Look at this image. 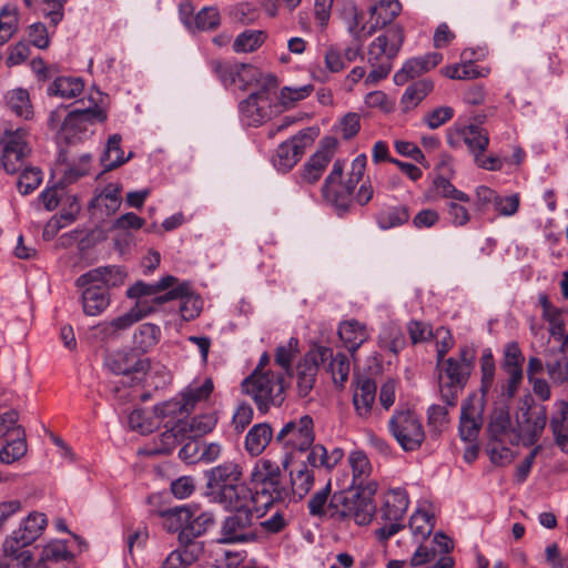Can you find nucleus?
Listing matches in <instances>:
<instances>
[{
	"mask_svg": "<svg viewBox=\"0 0 568 568\" xmlns=\"http://www.w3.org/2000/svg\"><path fill=\"white\" fill-rule=\"evenodd\" d=\"M240 464L227 460L205 471L206 497L223 508H243L247 505L248 485L243 479Z\"/></svg>",
	"mask_w": 568,
	"mask_h": 568,
	"instance_id": "nucleus-1",
	"label": "nucleus"
},
{
	"mask_svg": "<svg viewBox=\"0 0 568 568\" xmlns=\"http://www.w3.org/2000/svg\"><path fill=\"white\" fill-rule=\"evenodd\" d=\"M476 353L468 346H462L456 356L437 362V379L440 398L446 406L455 407L459 394L467 385L475 367Z\"/></svg>",
	"mask_w": 568,
	"mask_h": 568,
	"instance_id": "nucleus-2",
	"label": "nucleus"
},
{
	"mask_svg": "<svg viewBox=\"0 0 568 568\" xmlns=\"http://www.w3.org/2000/svg\"><path fill=\"white\" fill-rule=\"evenodd\" d=\"M47 526L45 515L31 513L17 530L3 542V554L0 557V568H28L32 561L31 545Z\"/></svg>",
	"mask_w": 568,
	"mask_h": 568,
	"instance_id": "nucleus-3",
	"label": "nucleus"
},
{
	"mask_svg": "<svg viewBox=\"0 0 568 568\" xmlns=\"http://www.w3.org/2000/svg\"><path fill=\"white\" fill-rule=\"evenodd\" d=\"M404 30L398 24H392L377 36L367 48V62L372 70L364 83L373 85L388 77L393 68V59L398 54L404 43Z\"/></svg>",
	"mask_w": 568,
	"mask_h": 568,
	"instance_id": "nucleus-4",
	"label": "nucleus"
},
{
	"mask_svg": "<svg viewBox=\"0 0 568 568\" xmlns=\"http://www.w3.org/2000/svg\"><path fill=\"white\" fill-rule=\"evenodd\" d=\"M242 389L255 403L260 413L265 414L271 407H278L284 402L283 376L271 371L254 369L242 382Z\"/></svg>",
	"mask_w": 568,
	"mask_h": 568,
	"instance_id": "nucleus-5",
	"label": "nucleus"
},
{
	"mask_svg": "<svg viewBox=\"0 0 568 568\" xmlns=\"http://www.w3.org/2000/svg\"><path fill=\"white\" fill-rule=\"evenodd\" d=\"M314 439V420L310 415H303L284 424L275 435V443L285 450V457L282 462L283 467H288L292 462V454L295 452H307Z\"/></svg>",
	"mask_w": 568,
	"mask_h": 568,
	"instance_id": "nucleus-6",
	"label": "nucleus"
},
{
	"mask_svg": "<svg viewBox=\"0 0 568 568\" xmlns=\"http://www.w3.org/2000/svg\"><path fill=\"white\" fill-rule=\"evenodd\" d=\"M225 509L232 513L222 519L216 541L221 545L255 542L258 534L254 525L253 509L247 505L243 508Z\"/></svg>",
	"mask_w": 568,
	"mask_h": 568,
	"instance_id": "nucleus-7",
	"label": "nucleus"
},
{
	"mask_svg": "<svg viewBox=\"0 0 568 568\" xmlns=\"http://www.w3.org/2000/svg\"><path fill=\"white\" fill-rule=\"evenodd\" d=\"M388 429L405 452L419 449L425 440L423 424L410 409L395 410L388 422Z\"/></svg>",
	"mask_w": 568,
	"mask_h": 568,
	"instance_id": "nucleus-8",
	"label": "nucleus"
},
{
	"mask_svg": "<svg viewBox=\"0 0 568 568\" xmlns=\"http://www.w3.org/2000/svg\"><path fill=\"white\" fill-rule=\"evenodd\" d=\"M436 194L447 200L446 213L449 223L454 227H464L470 220L471 214L467 206L470 203V196L462 190H458L448 179L436 176L433 181Z\"/></svg>",
	"mask_w": 568,
	"mask_h": 568,
	"instance_id": "nucleus-9",
	"label": "nucleus"
},
{
	"mask_svg": "<svg viewBox=\"0 0 568 568\" xmlns=\"http://www.w3.org/2000/svg\"><path fill=\"white\" fill-rule=\"evenodd\" d=\"M346 494L335 491L332 494L331 480L323 488L312 495L307 503L308 514L321 520H331L335 524L345 523Z\"/></svg>",
	"mask_w": 568,
	"mask_h": 568,
	"instance_id": "nucleus-10",
	"label": "nucleus"
},
{
	"mask_svg": "<svg viewBox=\"0 0 568 568\" xmlns=\"http://www.w3.org/2000/svg\"><path fill=\"white\" fill-rule=\"evenodd\" d=\"M210 67L225 88L235 87L243 91L257 84L262 75L252 64L212 60Z\"/></svg>",
	"mask_w": 568,
	"mask_h": 568,
	"instance_id": "nucleus-11",
	"label": "nucleus"
},
{
	"mask_svg": "<svg viewBox=\"0 0 568 568\" xmlns=\"http://www.w3.org/2000/svg\"><path fill=\"white\" fill-rule=\"evenodd\" d=\"M317 131L305 128L297 134L280 144L274 159V165L278 171L287 172L296 165L305 150L314 142Z\"/></svg>",
	"mask_w": 568,
	"mask_h": 568,
	"instance_id": "nucleus-12",
	"label": "nucleus"
},
{
	"mask_svg": "<svg viewBox=\"0 0 568 568\" xmlns=\"http://www.w3.org/2000/svg\"><path fill=\"white\" fill-rule=\"evenodd\" d=\"M106 119V112L95 105L94 108L75 109L70 111L61 124V133L69 142L80 140L98 122Z\"/></svg>",
	"mask_w": 568,
	"mask_h": 568,
	"instance_id": "nucleus-13",
	"label": "nucleus"
},
{
	"mask_svg": "<svg viewBox=\"0 0 568 568\" xmlns=\"http://www.w3.org/2000/svg\"><path fill=\"white\" fill-rule=\"evenodd\" d=\"M376 491L377 484H369L365 490H356L352 497L346 495V516L344 524L351 520L358 526H367L371 524L376 514V504L374 501Z\"/></svg>",
	"mask_w": 568,
	"mask_h": 568,
	"instance_id": "nucleus-14",
	"label": "nucleus"
},
{
	"mask_svg": "<svg viewBox=\"0 0 568 568\" xmlns=\"http://www.w3.org/2000/svg\"><path fill=\"white\" fill-rule=\"evenodd\" d=\"M248 486L247 506L258 516H263L275 503H283L290 498V489L284 483H253Z\"/></svg>",
	"mask_w": 568,
	"mask_h": 568,
	"instance_id": "nucleus-15",
	"label": "nucleus"
},
{
	"mask_svg": "<svg viewBox=\"0 0 568 568\" xmlns=\"http://www.w3.org/2000/svg\"><path fill=\"white\" fill-rule=\"evenodd\" d=\"M331 356V348L316 346L307 352L297 365V389L301 396H307L314 387L320 365H324Z\"/></svg>",
	"mask_w": 568,
	"mask_h": 568,
	"instance_id": "nucleus-16",
	"label": "nucleus"
},
{
	"mask_svg": "<svg viewBox=\"0 0 568 568\" xmlns=\"http://www.w3.org/2000/svg\"><path fill=\"white\" fill-rule=\"evenodd\" d=\"M484 399L476 394L468 396L462 404L459 436L465 443L477 442L483 424Z\"/></svg>",
	"mask_w": 568,
	"mask_h": 568,
	"instance_id": "nucleus-17",
	"label": "nucleus"
},
{
	"mask_svg": "<svg viewBox=\"0 0 568 568\" xmlns=\"http://www.w3.org/2000/svg\"><path fill=\"white\" fill-rule=\"evenodd\" d=\"M547 423V410L544 405L521 408L517 416L518 435L524 445H534L541 436Z\"/></svg>",
	"mask_w": 568,
	"mask_h": 568,
	"instance_id": "nucleus-18",
	"label": "nucleus"
},
{
	"mask_svg": "<svg viewBox=\"0 0 568 568\" xmlns=\"http://www.w3.org/2000/svg\"><path fill=\"white\" fill-rule=\"evenodd\" d=\"M447 142L453 148H457L460 142H464L475 158L487 150L489 136L488 133L478 125L455 124L447 131Z\"/></svg>",
	"mask_w": 568,
	"mask_h": 568,
	"instance_id": "nucleus-19",
	"label": "nucleus"
},
{
	"mask_svg": "<svg viewBox=\"0 0 568 568\" xmlns=\"http://www.w3.org/2000/svg\"><path fill=\"white\" fill-rule=\"evenodd\" d=\"M338 141L334 136L322 139L317 151L307 160L301 171L303 182L313 184L317 182L328 163L333 160Z\"/></svg>",
	"mask_w": 568,
	"mask_h": 568,
	"instance_id": "nucleus-20",
	"label": "nucleus"
},
{
	"mask_svg": "<svg viewBox=\"0 0 568 568\" xmlns=\"http://www.w3.org/2000/svg\"><path fill=\"white\" fill-rule=\"evenodd\" d=\"M1 163L9 174H14L24 166L30 149L24 140V131L6 132Z\"/></svg>",
	"mask_w": 568,
	"mask_h": 568,
	"instance_id": "nucleus-21",
	"label": "nucleus"
},
{
	"mask_svg": "<svg viewBox=\"0 0 568 568\" xmlns=\"http://www.w3.org/2000/svg\"><path fill=\"white\" fill-rule=\"evenodd\" d=\"M271 101L265 90L251 93L240 105L241 119L244 123L257 126L271 118Z\"/></svg>",
	"mask_w": 568,
	"mask_h": 568,
	"instance_id": "nucleus-22",
	"label": "nucleus"
},
{
	"mask_svg": "<svg viewBox=\"0 0 568 568\" xmlns=\"http://www.w3.org/2000/svg\"><path fill=\"white\" fill-rule=\"evenodd\" d=\"M212 392L213 382L210 378H206L202 384L192 383L181 393L180 402L163 405L162 414L174 413L176 406H179L181 413H190L197 403L206 400Z\"/></svg>",
	"mask_w": 568,
	"mask_h": 568,
	"instance_id": "nucleus-23",
	"label": "nucleus"
},
{
	"mask_svg": "<svg viewBox=\"0 0 568 568\" xmlns=\"http://www.w3.org/2000/svg\"><path fill=\"white\" fill-rule=\"evenodd\" d=\"M125 277L126 274L120 266H100L80 275L75 281V285L78 287H83L87 284H98L108 292L111 287L122 285Z\"/></svg>",
	"mask_w": 568,
	"mask_h": 568,
	"instance_id": "nucleus-24",
	"label": "nucleus"
},
{
	"mask_svg": "<svg viewBox=\"0 0 568 568\" xmlns=\"http://www.w3.org/2000/svg\"><path fill=\"white\" fill-rule=\"evenodd\" d=\"M105 366L115 375H130L144 372L149 367V362L132 348L111 354L105 359Z\"/></svg>",
	"mask_w": 568,
	"mask_h": 568,
	"instance_id": "nucleus-25",
	"label": "nucleus"
},
{
	"mask_svg": "<svg viewBox=\"0 0 568 568\" xmlns=\"http://www.w3.org/2000/svg\"><path fill=\"white\" fill-rule=\"evenodd\" d=\"M409 506V497L405 488H390L383 495V503L379 508V519L382 521L397 520L404 518Z\"/></svg>",
	"mask_w": 568,
	"mask_h": 568,
	"instance_id": "nucleus-26",
	"label": "nucleus"
},
{
	"mask_svg": "<svg viewBox=\"0 0 568 568\" xmlns=\"http://www.w3.org/2000/svg\"><path fill=\"white\" fill-rule=\"evenodd\" d=\"M154 311L145 302L138 301L125 314L112 320L111 322L102 323L98 326L103 337L109 338L115 336L119 331H124L132 326L134 323L141 321Z\"/></svg>",
	"mask_w": 568,
	"mask_h": 568,
	"instance_id": "nucleus-27",
	"label": "nucleus"
},
{
	"mask_svg": "<svg viewBox=\"0 0 568 568\" xmlns=\"http://www.w3.org/2000/svg\"><path fill=\"white\" fill-rule=\"evenodd\" d=\"M158 516L162 519V526L166 531L179 532L180 542H187L184 534L191 523L192 504L159 510Z\"/></svg>",
	"mask_w": 568,
	"mask_h": 568,
	"instance_id": "nucleus-28",
	"label": "nucleus"
},
{
	"mask_svg": "<svg viewBox=\"0 0 568 568\" xmlns=\"http://www.w3.org/2000/svg\"><path fill=\"white\" fill-rule=\"evenodd\" d=\"M337 333L343 345L352 355L371 337L366 324L355 318L341 322Z\"/></svg>",
	"mask_w": 568,
	"mask_h": 568,
	"instance_id": "nucleus-29",
	"label": "nucleus"
},
{
	"mask_svg": "<svg viewBox=\"0 0 568 568\" xmlns=\"http://www.w3.org/2000/svg\"><path fill=\"white\" fill-rule=\"evenodd\" d=\"M348 464L352 469V488L355 490H365L369 484H377L371 478L373 467L364 452H352L348 456Z\"/></svg>",
	"mask_w": 568,
	"mask_h": 568,
	"instance_id": "nucleus-30",
	"label": "nucleus"
},
{
	"mask_svg": "<svg viewBox=\"0 0 568 568\" xmlns=\"http://www.w3.org/2000/svg\"><path fill=\"white\" fill-rule=\"evenodd\" d=\"M81 288V303L85 315L98 316L108 308L110 295L101 285L87 284Z\"/></svg>",
	"mask_w": 568,
	"mask_h": 568,
	"instance_id": "nucleus-31",
	"label": "nucleus"
},
{
	"mask_svg": "<svg viewBox=\"0 0 568 568\" xmlns=\"http://www.w3.org/2000/svg\"><path fill=\"white\" fill-rule=\"evenodd\" d=\"M377 386L368 377H361L353 394V404L356 414L362 418L371 416L373 405L376 398Z\"/></svg>",
	"mask_w": 568,
	"mask_h": 568,
	"instance_id": "nucleus-32",
	"label": "nucleus"
},
{
	"mask_svg": "<svg viewBox=\"0 0 568 568\" xmlns=\"http://www.w3.org/2000/svg\"><path fill=\"white\" fill-rule=\"evenodd\" d=\"M400 11L402 4L398 0H372L368 13L375 31L392 23Z\"/></svg>",
	"mask_w": 568,
	"mask_h": 568,
	"instance_id": "nucleus-33",
	"label": "nucleus"
},
{
	"mask_svg": "<svg viewBox=\"0 0 568 568\" xmlns=\"http://www.w3.org/2000/svg\"><path fill=\"white\" fill-rule=\"evenodd\" d=\"M355 184L347 181L346 183L335 182L332 184H324L322 192L328 203H331L338 214L345 213L352 203V193Z\"/></svg>",
	"mask_w": 568,
	"mask_h": 568,
	"instance_id": "nucleus-34",
	"label": "nucleus"
},
{
	"mask_svg": "<svg viewBox=\"0 0 568 568\" xmlns=\"http://www.w3.org/2000/svg\"><path fill=\"white\" fill-rule=\"evenodd\" d=\"M273 438V429L267 423L255 424L245 436V450L251 456L261 455Z\"/></svg>",
	"mask_w": 568,
	"mask_h": 568,
	"instance_id": "nucleus-35",
	"label": "nucleus"
},
{
	"mask_svg": "<svg viewBox=\"0 0 568 568\" xmlns=\"http://www.w3.org/2000/svg\"><path fill=\"white\" fill-rule=\"evenodd\" d=\"M121 183H109L91 201L93 207L103 209L106 215L115 213L121 205Z\"/></svg>",
	"mask_w": 568,
	"mask_h": 568,
	"instance_id": "nucleus-36",
	"label": "nucleus"
},
{
	"mask_svg": "<svg viewBox=\"0 0 568 568\" xmlns=\"http://www.w3.org/2000/svg\"><path fill=\"white\" fill-rule=\"evenodd\" d=\"M176 283V277L173 275H165L154 283H144L138 281L131 287L128 288L126 295L130 298H136L141 301L144 296H153L166 291L170 286Z\"/></svg>",
	"mask_w": 568,
	"mask_h": 568,
	"instance_id": "nucleus-37",
	"label": "nucleus"
},
{
	"mask_svg": "<svg viewBox=\"0 0 568 568\" xmlns=\"http://www.w3.org/2000/svg\"><path fill=\"white\" fill-rule=\"evenodd\" d=\"M378 344L382 349L396 355L405 347L406 338L399 325L389 322L383 325L378 335Z\"/></svg>",
	"mask_w": 568,
	"mask_h": 568,
	"instance_id": "nucleus-38",
	"label": "nucleus"
},
{
	"mask_svg": "<svg viewBox=\"0 0 568 568\" xmlns=\"http://www.w3.org/2000/svg\"><path fill=\"white\" fill-rule=\"evenodd\" d=\"M190 526L184 534L187 542L203 536L215 524V516L212 511H199V507L192 504V516Z\"/></svg>",
	"mask_w": 568,
	"mask_h": 568,
	"instance_id": "nucleus-39",
	"label": "nucleus"
},
{
	"mask_svg": "<svg viewBox=\"0 0 568 568\" xmlns=\"http://www.w3.org/2000/svg\"><path fill=\"white\" fill-rule=\"evenodd\" d=\"M250 480L251 484L266 483L268 486L272 483H283L280 465L267 458L256 460L251 471Z\"/></svg>",
	"mask_w": 568,
	"mask_h": 568,
	"instance_id": "nucleus-40",
	"label": "nucleus"
},
{
	"mask_svg": "<svg viewBox=\"0 0 568 568\" xmlns=\"http://www.w3.org/2000/svg\"><path fill=\"white\" fill-rule=\"evenodd\" d=\"M547 373L555 383H568V359L561 349L546 352Z\"/></svg>",
	"mask_w": 568,
	"mask_h": 568,
	"instance_id": "nucleus-41",
	"label": "nucleus"
},
{
	"mask_svg": "<svg viewBox=\"0 0 568 568\" xmlns=\"http://www.w3.org/2000/svg\"><path fill=\"white\" fill-rule=\"evenodd\" d=\"M161 337L160 326L152 323H143L133 334V345L141 355L154 347Z\"/></svg>",
	"mask_w": 568,
	"mask_h": 568,
	"instance_id": "nucleus-42",
	"label": "nucleus"
},
{
	"mask_svg": "<svg viewBox=\"0 0 568 568\" xmlns=\"http://www.w3.org/2000/svg\"><path fill=\"white\" fill-rule=\"evenodd\" d=\"M290 495L293 494L300 499L307 495V493L312 489L315 480L314 470L310 469L307 465H300L296 469H292L290 471Z\"/></svg>",
	"mask_w": 568,
	"mask_h": 568,
	"instance_id": "nucleus-43",
	"label": "nucleus"
},
{
	"mask_svg": "<svg viewBox=\"0 0 568 568\" xmlns=\"http://www.w3.org/2000/svg\"><path fill=\"white\" fill-rule=\"evenodd\" d=\"M120 143L121 136L119 134H113L109 138L106 148L101 156V164L104 168V172L122 165L132 156V153L124 156V152L122 151Z\"/></svg>",
	"mask_w": 568,
	"mask_h": 568,
	"instance_id": "nucleus-44",
	"label": "nucleus"
},
{
	"mask_svg": "<svg viewBox=\"0 0 568 568\" xmlns=\"http://www.w3.org/2000/svg\"><path fill=\"white\" fill-rule=\"evenodd\" d=\"M83 88L84 85L80 78L59 77L50 84L48 93L62 99H72L80 95Z\"/></svg>",
	"mask_w": 568,
	"mask_h": 568,
	"instance_id": "nucleus-45",
	"label": "nucleus"
},
{
	"mask_svg": "<svg viewBox=\"0 0 568 568\" xmlns=\"http://www.w3.org/2000/svg\"><path fill=\"white\" fill-rule=\"evenodd\" d=\"M550 426L558 446L561 450L568 453V404L560 403L558 405V409L551 418Z\"/></svg>",
	"mask_w": 568,
	"mask_h": 568,
	"instance_id": "nucleus-46",
	"label": "nucleus"
},
{
	"mask_svg": "<svg viewBox=\"0 0 568 568\" xmlns=\"http://www.w3.org/2000/svg\"><path fill=\"white\" fill-rule=\"evenodd\" d=\"M434 84L429 80H420L408 85L405 90L400 103L405 111H409L418 105L426 95L433 90Z\"/></svg>",
	"mask_w": 568,
	"mask_h": 568,
	"instance_id": "nucleus-47",
	"label": "nucleus"
},
{
	"mask_svg": "<svg viewBox=\"0 0 568 568\" xmlns=\"http://www.w3.org/2000/svg\"><path fill=\"white\" fill-rule=\"evenodd\" d=\"M16 429V434L11 436L12 439L0 450V462L3 464H12L27 453L24 430L22 428Z\"/></svg>",
	"mask_w": 568,
	"mask_h": 568,
	"instance_id": "nucleus-48",
	"label": "nucleus"
},
{
	"mask_svg": "<svg viewBox=\"0 0 568 568\" xmlns=\"http://www.w3.org/2000/svg\"><path fill=\"white\" fill-rule=\"evenodd\" d=\"M409 529L416 542L427 539L434 529V517L424 510H416L409 519Z\"/></svg>",
	"mask_w": 568,
	"mask_h": 568,
	"instance_id": "nucleus-49",
	"label": "nucleus"
},
{
	"mask_svg": "<svg viewBox=\"0 0 568 568\" xmlns=\"http://www.w3.org/2000/svg\"><path fill=\"white\" fill-rule=\"evenodd\" d=\"M327 371L331 373L335 385L343 387L349 375V361L344 353H333L331 348V356L326 361Z\"/></svg>",
	"mask_w": 568,
	"mask_h": 568,
	"instance_id": "nucleus-50",
	"label": "nucleus"
},
{
	"mask_svg": "<svg viewBox=\"0 0 568 568\" xmlns=\"http://www.w3.org/2000/svg\"><path fill=\"white\" fill-rule=\"evenodd\" d=\"M409 212L407 206L397 205L382 211L377 216V224L382 230L400 226L408 222Z\"/></svg>",
	"mask_w": 568,
	"mask_h": 568,
	"instance_id": "nucleus-51",
	"label": "nucleus"
},
{
	"mask_svg": "<svg viewBox=\"0 0 568 568\" xmlns=\"http://www.w3.org/2000/svg\"><path fill=\"white\" fill-rule=\"evenodd\" d=\"M347 16V30L357 41H363L375 32V28L371 24L368 28L362 23V13L355 4H351L345 10Z\"/></svg>",
	"mask_w": 568,
	"mask_h": 568,
	"instance_id": "nucleus-52",
	"label": "nucleus"
},
{
	"mask_svg": "<svg viewBox=\"0 0 568 568\" xmlns=\"http://www.w3.org/2000/svg\"><path fill=\"white\" fill-rule=\"evenodd\" d=\"M18 10L12 6H4L0 10V45L7 43L18 30Z\"/></svg>",
	"mask_w": 568,
	"mask_h": 568,
	"instance_id": "nucleus-53",
	"label": "nucleus"
},
{
	"mask_svg": "<svg viewBox=\"0 0 568 568\" xmlns=\"http://www.w3.org/2000/svg\"><path fill=\"white\" fill-rule=\"evenodd\" d=\"M178 300L181 301L180 313L184 321H193L200 315L203 302L201 297L192 291L190 282H187L185 294Z\"/></svg>",
	"mask_w": 568,
	"mask_h": 568,
	"instance_id": "nucleus-54",
	"label": "nucleus"
},
{
	"mask_svg": "<svg viewBox=\"0 0 568 568\" xmlns=\"http://www.w3.org/2000/svg\"><path fill=\"white\" fill-rule=\"evenodd\" d=\"M8 105L12 112L23 119H29L32 115V106L29 99V93L24 89H14L7 95Z\"/></svg>",
	"mask_w": 568,
	"mask_h": 568,
	"instance_id": "nucleus-55",
	"label": "nucleus"
},
{
	"mask_svg": "<svg viewBox=\"0 0 568 568\" xmlns=\"http://www.w3.org/2000/svg\"><path fill=\"white\" fill-rule=\"evenodd\" d=\"M71 558L72 555L68 550L67 544L61 540H53L43 547L38 564L48 566L47 562L49 561L58 562Z\"/></svg>",
	"mask_w": 568,
	"mask_h": 568,
	"instance_id": "nucleus-56",
	"label": "nucleus"
},
{
	"mask_svg": "<svg viewBox=\"0 0 568 568\" xmlns=\"http://www.w3.org/2000/svg\"><path fill=\"white\" fill-rule=\"evenodd\" d=\"M495 361L490 349H485L480 356V373H481V384L480 392L481 398L488 393L491 387L495 378Z\"/></svg>",
	"mask_w": 568,
	"mask_h": 568,
	"instance_id": "nucleus-57",
	"label": "nucleus"
},
{
	"mask_svg": "<svg viewBox=\"0 0 568 568\" xmlns=\"http://www.w3.org/2000/svg\"><path fill=\"white\" fill-rule=\"evenodd\" d=\"M298 339L291 337L286 344L278 345L275 349V363L286 372L291 371L292 363L298 353Z\"/></svg>",
	"mask_w": 568,
	"mask_h": 568,
	"instance_id": "nucleus-58",
	"label": "nucleus"
},
{
	"mask_svg": "<svg viewBox=\"0 0 568 568\" xmlns=\"http://www.w3.org/2000/svg\"><path fill=\"white\" fill-rule=\"evenodd\" d=\"M264 41L262 31L247 30L237 36L233 43V50L240 52H252Z\"/></svg>",
	"mask_w": 568,
	"mask_h": 568,
	"instance_id": "nucleus-59",
	"label": "nucleus"
},
{
	"mask_svg": "<svg viewBox=\"0 0 568 568\" xmlns=\"http://www.w3.org/2000/svg\"><path fill=\"white\" fill-rule=\"evenodd\" d=\"M18 180V189L21 194L33 192L42 182V172L38 168L23 166Z\"/></svg>",
	"mask_w": 568,
	"mask_h": 568,
	"instance_id": "nucleus-60",
	"label": "nucleus"
},
{
	"mask_svg": "<svg viewBox=\"0 0 568 568\" xmlns=\"http://www.w3.org/2000/svg\"><path fill=\"white\" fill-rule=\"evenodd\" d=\"M216 417L213 414H205L193 417L187 426L190 428V437L202 436L209 432H211L216 425Z\"/></svg>",
	"mask_w": 568,
	"mask_h": 568,
	"instance_id": "nucleus-61",
	"label": "nucleus"
},
{
	"mask_svg": "<svg viewBox=\"0 0 568 568\" xmlns=\"http://www.w3.org/2000/svg\"><path fill=\"white\" fill-rule=\"evenodd\" d=\"M564 315L565 311L559 307L542 314V318L549 324V333L556 341L566 332Z\"/></svg>",
	"mask_w": 568,
	"mask_h": 568,
	"instance_id": "nucleus-62",
	"label": "nucleus"
},
{
	"mask_svg": "<svg viewBox=\"0 0 568 568\" xmlns=\"http://www.w3.org/2000/svg\"><path fill=\"white\" fill-rule=\"evenodd\" d=\"M407 331L413 344L425 343L435 336L432 326L422 321H410Z\"/></svg>",
	"mask_w": 568,
	"mask_h": 568,
	"instance_id": "nucleus-63",
	"label": "nucleus"
},
{
	"mask_svg": "<svg viewBox=\"0 0 568 568\" xmlns=\"http://www.w3.org/2000/svg\"><path fill=\"white\" fill-rule=\"evenodd\" d=\"M129 425L133 430H138L141 434L152 433L154 424L148 414L143 409H134L129 415Z\"/></svg>",
	"mask_w": 568,
	"mask_h": 568,
	"instance_id": "nucleus-64",
	"label": "nucleus"
}]
</instances>
